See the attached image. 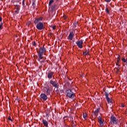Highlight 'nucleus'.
I'll return each instance as SVG.
<instances>
[{
    "instance_id": "f257e3e1",
    "label": "nucleus",
    "mask_w": 127,
    "mask_h": 127,
    "mask_svg": "<svg viewBox=\"0 0 127 127\" xmlns=\"http://www.w3.org/2000/svg\"><path fill=\"white\" fill-rule=\"evenodd\" d=\"M46 52V48L44 47V46L39 48V50L37 51L38 53V61L41 63V65H44L45 63V60L43 59V55L45 54Z\"/></svg>"
},
{
    "instance_id": "f03ea898",
    "label": "nucleus",
    "mask_w": 127,
    "mask_h": 127,
    "mask_svg": "<svg viewBox=\"0 0 127 127\" xmlns=\"http://www.w3.org/2000/svg\"><path fill=\"white\" fill-rule=\"evenodd\" d=\"M65 93L66 94L67 97H68L69 99H70L71 100H73L74 98L75 97V93L73 92L72 90L67 88L66 89Z\"/></svg>"
},
{
    "instance_id": "7ed1b4c3",
    "label": "nucleus",
    "mask_w": 127,
    "mask_h": 127,
    "mask_svg": "<svg viewBox=\"0 0 127 127\" xmlns=\"http://www.w3.org/2000/svg\"><path fill=\"white\" fill-rule=\"evenodd\" d=\"M118 119L116 118V117L114 116V115H112L110 121L111 125L112 126H114V125H118Z\"/></svg>"
},
{
    "instance_id": "20e7f679",
    "label": "nucleus",
    "mask_w": 127,
    "mask_h": 127,
    "mask_svg": "<svg viewBox=\"0 0 127 127\" xmlns=\"http://www.w3.org/2000/svg\"><path fill=\"white\" fill-rule=\"evenodd\" d=\"M44 92L46 93L47 96L51 97V92H52V88L51 87H44Z\"/></svg>"
},
{
    "instance_id": "39448f33",
    "label": "nucleus",
    "mask_w": 127,
    "mask_h": 127,
    "mask_svg": "<svg viewBox=\"0 0 127 127\" xmlns=\"http://www.w3.org/2000/svg\"><path fill=\"white\" fill-rule=\"evenodd\" d=\"M104 93L108 104H109V105H112V104H113V100H112V98L109 97V93H108L106 91H104Z\"/></svg>"
},
{
    "instance_id": "423d86ee",
    "label": "nucleus",
    "mask_w": 127,
    "mask_h": 127,
    "mask_svg": "<svg viewBox=\"0 0 127 127\" xmlns=\"http://www.w3.org/2000/svg\"><path fill=\"white\" fill-rule=\"evenodd\" d=\"M36 27L38 30H42L44 29V24H43V23L39 22L37 24Z\"/></svg>"
},
{
    "instance_id": "0eeeda50",
    "label": "nucleus",
    "mask_w": 127,
    "mask_h": 127,
    "mask_svg": "<svg viewBox=\"0 0 127 127\" xmlns=\"http://www.w3.org/2000/svg\"><path fill=\"white\" fill-rule=\"evenodd\" d=\"M40 99L42 101H47L48 99V97L47 96V94L45 93H41L40 95Z\"/></svg>"
},
{
    "instance_id": "6e6552de",
    "label": "nucleus",
    "mask_w": 127,
    "mask_h": 127,
    "mask_svg": "<svg viewBox=\"0 0 127 127\" xmlns=\"http://www.w3.org/2000/svg\"><path fill=\"white\" fill-rule=\"evenodd\" d=\"M50 83L53 87L56 88V89H58V88H59V84H58V83H56L55 81L52 80H50Z\"/></svg>"
},
{
    "instance_id": "1a4fd4ad",
    "label": "nucleus",
    "mask_w": 127,
    "mask_h": 127,
    "mask_svg": "<svg viewBox=\"0 0 127 127\" xmlns=\"http://www.w3.org/2000/svg\"><path fill=\"white\" fill-rule=\"evenodd\" d=\"M83 43H84L83 42L82 40H80L79 41H77V42H76V44L77 45L78 47H79V48H83L82 44Z\"/></svg>"
},
{
    "instance_id": "9d476101",
    "label": "nucleus",
    "mask_w": 127,
    "mask_h": 127,
    "mask_svg": "<svg viewBox=\"0 0 127 127\" xmlns=\"http://www.w3.org/2000/svg\"><path fill=\"white\" fill-rule=\"evenodd\" d=\"M100 108H97L95 112L93 113L94 116H92V118L93 119H96V118H97V117H98V114H99V113H100Z\"/></svg>"
},
{
    "instance_id": "9b49d317",
    "label": "nucleus",
    "mask_w": 127,
    "mask_h": 127,
    "mask_svg": "<svg viewBox=\"0 0 127 127\" xmlns=\"http://www.w3.org/2000/svg\"><path fill=\"white\" fill-rule=\"evenodd\" d=\"M51 9H52V11H54V12L55 13V11L56 10V9H58V5H57L56 3H54V4H53L51 6Z\"/></svg>"
},
{
    "instance_id": "f8f14e48",
    "label": "nucleus",
    "mask_w": 127,
    "mask_h": 127,
    "mask_svg": "<svg viewBox=\"0 0 127 127\" xmlns=\"http://www.w3.org/2000/svg\"><path fill=\"white\" fill-rule=\"evenodd\" d=\"M73 37H74V32L71 31L67 37V39H68V40H72Z\"/></svg>"
},
{
    "instance_id": "ddd939ff",
    "label": "nucleus",
    "mask_w": 127,
    "mask_h": 127,
    "mask_svg": "<svg viewBox=\"0 0 127 127\" xmlns=\"http://www.w3.org/2000/svg\"><path fill=\"white\" fill-rule=\"evenodd\" d=\"M98 121L99 122V125L101 127H103L104 126V121H103V119L101 116L98 117Z\"/></svg>"
},
{
    "instance_id": "4468645a",
    "label": "nucleus",
    "mask_w": 127,
    "mask_h": 127,
    "mask_svg": "<svg viewBox=\"0 0 127 127\" xmlns=\"http://www.w3.org/2000/svg\"><path fill=\"white\" fill-rule=\"evenodd\" d=\"M54 72L52 71H49L48 73V79H52V77H53V74Z\"/></svg>"
},
{
    "instance_id": "2eb2a0df",
    "label": "nucleus",
    "mask_w": 127,
    "mask_h": 127,
    "mask_svg": "<svg viewBox=\"0 0 127 127\" xmlns=\"http://www.w3.org/2000/svg\"><path fill=\"white\" fill-rule=\"evenodd\" d=\"M42 123L45 127H48V122L46 120L43 119L42 120Z\"/></svg>"
},
{
    "instance_id": "dca6fc26",
    "label": "nucleus",
    "mask_w": 127,
    "mask_h": 127,
    "mask_svg": "<svg viewBox=\"0 0 127 127\" xmlns=\"http://www.w3.org/2000/svg\"><path fill=\"white\" fill-rule=\"evenodd\" d=\"M53 2H54V0H50L49 2V6H51Z\"/></svg>"
},
{
    "instance_id": "f3484780",
    "label": "nucleus",
    "mask_w": 127,
    "mask_h": 127,
    "mask_svg": "<svg viewBox=\"0 0 127 127\" xmlns=\"http://www.w3.org/2000/svg\"><path fill=\"white\" fill-rule=\"evenodd\" d=\"M120 61H121V56H118L117 58V63L116 64H119Z\"/></svg>"
},
{
    "instance_id": "a211bd4d",
    "label": "nucleus",
    "mask_w": 127,
    "mask_h": 127,
    "mask_svg": "<svg viewBox=\"0 0 127 127\" xmlns=\"http://www.w3.org/2000/svg\"><path fill=\"white\" fill-rule=\"evenodd\" d=\"M35 1L34 0H33L32 1V5L33 6V8H35Z\"/></svg>"
},
{
    "instance_id": "6ab92c4d",
    "label": "nucleus",
    "mask_w": 127,
    "mask_h": 127,
    "mask_svg": "<svg viewBox=\"0 0 127 127\" xmlns=\"http://www.w3.org/2000/svg\"><path fill=\"white\" fill-rule=\"evenodd\" d=\"M105 12H106V13L110 14V10H109V8L106 7V8L105 9Z\"/></svg>"
},
{
    "instance_id": "aec40b11",
    "label": "nucleus",
    "mask_w": 127,
    "mask_h": 127,
    "mask_svg": "<svg viewBox=\"0 0 127 127\" xmlns=\"http://www.w3.org/2000/svg\"><path fill=\"white\" fill-rule=\"evenodd\" d=\"M116 66H117V67L116 68V69H118V70L121 69V65L119 64H116Z\"/></svg>"
},
{
    "instance_id": "412c9836",
    "label": "nucleus",
    "mask_w": 127,
    "mask_h": 127,
    "mask_svg": "<svg viewBox=\"0 0 127 127\" xmlns=\"http://www.w3.org/2000/svg\"><path fill=\"white\" fill-rule=\"evenodd\" d=\"M122 61H123V62H124V63H127V58L126 59L125 58H122Z\"/></svg>"
},
{
    "instance_id": "4be33fe9",
    "label": "nucleus",
    "mask_w": 127,
    "mask_h": 127,
    "mask_svg": "<svg viewBox=\"0 0 127 127\" xmlns=\"http://www.w3.org/2000/svg\"><path fill=\"white\" fill-rule=\"evenodd\" d=\"M83 55H85V56H86V55H89V52H88V51L83 52Z\"/></svg>"
},
{
    "instance_id": "5701e85b",
    "label": "nucleus",
    "mask_w": 127,
    "mask_h": 127,
    "mask_svg": "<svg viewBox=\"0 0 127 127\" xmlns=\"http://www.w3.org/2000/svg\"><path fill=\"white\" fill-rule=\"evenodd\" d=\"M38 22H39V20L37 18L34 21L35 24H37V23H39Z\"/></svg>"
},
{
    "instance_id": "b1692460",
    "label": "nucleus",
    "mask_w": 127,
    "mask_h": 127,
    "mask_svg": "<svg viewBox=\"0 0 127 127\" xmlns=\"http://www.w3.org/2000/svg\"><path fill=\"white\" fill-rule=\"evenodd\" d=\"M78 24V22H76L75 23H73V27H74V28H75V27H77V25Z\"/></svg>"
},
{
    "instance_id": "393cba45",
    "label": "nucleus",
    "mask_w": 127,
    "mask_h": 127,
    "mask_svg": "<svg viewBox=\"0 0 127 127\" xmlns=\"http://www.w3.org/2000/svg\"><path fill=\"white\" fill-rule=\"evenodd\" d=\"M37 19H38V20H39V21H41V20L43 19V18H42V17H40V18H38Z\"/></svg>"
},
{
    "instance_id": "a878e982",
    "label": "nucleus",
    "mask_w": 127,
    "mask_h": 127,
    "mask_svg": "<svg viewBox=\"0 0 127 127\" xmlns=\"http://www.w3.org/2000/svg\"><path fill=\"white\" fill-rule=\"evenodd\" d=\"M25 0H22V5H23V6H24V5H25Z\"/></svg>"
},
{
    "instance_id": "bb28decb",
    "label": "nucleus",
    "mask_w": 127,
    "mask_h": 127,
    "mask_svg": "<svg viewBox=\"0 0 127 127\" xmlns=\"http://www.w3.org/2000/svg\"><path fill=\"white\" fill-rule=\"evenodd\" d=\"M15 6H16L17 7V8H16V9L17 10H19V5H15Z\"/></svg>"
},
{
    "instance_id": "cd10ccee",
    "label": "nucleus",
    "mask_w": 127,
    "mask_h": 127,
    "mask_svg": "<svg viewBox=\"0 0 127 127\" xmlns=\"http://www.w3.org/2000/svg\"><path fill=\"white\" fill-rule=\"evenodd\" d=\"M15 12L17 14L18 13H19V10H17L16 9V10L15 11Z\"/></svg>"
},
{
    "instance_id": "c85d7f7f",
    "label": "nucleus",
    "mask_w": 127,
    "mask_h": 127,
    "mask_svg": "<svg viewBox=\"0 0 127 127\" xmlns=\"http://www.w3.org/2000/svg\"><path fill=\"white\" fill-rule=\"evenodd\" d=\"M87 118V114H83V119H86Z\"/></svg>"
},
{
    "instance_id": "c756f323",
    "label": "nucleus",
    "mask_w": 127,
    "mask_h": 127,
    "mask_svg": "<svg viewBox=\"0 0 127 127\" xmlns=\"http://www.w3.org/2000/svg\"><path fill=\"white\" fill-rule=\"evenodd\" d=\"M33 46H36V43H35V41H33Z\"/></svg>"
},
{
    "instance_id": "7c9ffc66",
    "label": "nucleus",
    "mask_w": 127,
    "mask_h": 127,
    "mask_svg": "<svg viewBox=\"0 0 127 127\" xmlns=\"http://www.w3.org/2000/svg\"><path fill=\"white\" fill-rule=\"evenodd\" d=\"M111 0H105V1H106V2H111Z\"/></svg>"
},
{
    "instance_id": "2f4dec72",
    "label": "nucleus",
    "mask_w": 127,
    "mask_h": 127,
    "mask_svg": "<svg viewBox=\"0 0 127 127\" xmlns=\"http://www.w3.org/2000/svg\"><path fill=\"white\" fill-rule=\"evenodd\" d=\"M64 19H67V16L64 15Z\"/></svg>"
},
{
    "instance_id": "473e14b6",
    "label": "nucleus",
    "mask_w": 127,
    "mask_h": 127,
    "mask_svg": "<svg viewBox=\"0 0 127 127\" xmlns=\"http://www.w3.org/2000/svg\"><path fill=\"white\" fill-rule=\"evenodd\" d=\"M8 120H9V121H11V122H12V120H11V118H10V117H9L8 118Z\"/></svg>"
},
{
    "instance_id": "72a5a7b5",
    "label": "nucleus",
    "mask_w": 127,
    "mask_h": 127,
    "mask_svg": "<svg viewBox=\"0 0 127 127\" xmlns=\"http://www.w3.org/2000/svg\"><path fill=\"white\" fill-rule=\"evenodd\" d=\"M53 29L54 30V29H55L56 28V26H52Z\"/></svg>"
},
{
    "instance_id": "f704fd0d",
    "label": "nucleus",
    "mask_w": 127,
    "mask_h": 127,
    "mask_svg": "<svg viewBox=\"0 0 127 127\" xmlns=\"http://www.w3.org/2000/svg\"><path fill=\"white\" fill-rule=\"evenodd\" d=\"M2 29V26L0 25V30H1Z\"/></svg>"
},
{
    "instance_id": "c9c22d12",
    "label": "nucleus",
    "mask_w": 127,
    "mask_h": 127,
    "mask_svg": "<svg viewBox=\"0 0 127 127\" xmlns=\"http://www.w3.org/2000/svg\"><path fill=\"white\" fill-rule=\"evenodd\" d=\"M0 25H1V26H2V25H3V23L1 22V23L0 24Z\"/></svg>"
},
{
    "instance_id": "e433bc0d",
    "label": "nucleus",
    "mask_w": 127,
    "mask_h": 127,
    "mask_svg": "<svg viewBox=\"0 0 127 127\" xmlns=\"http://www.w3.org/2000/svg\"><path fill=\"white\" fill-rule=\"evenodd\" d=\"M121 106L123 107V108H125V105L123 104H122V105H121Z\"/></svg>"
},
{
    "instance_id": "4c0bfd02",
    "label": "nucleus",
    "mask_w": 127,
    "mask_h": 127,
    "mask_svg": "<svg viewBox=\"0 0 127 127\" xmlns=\"http://www.w3.org/2000/svg\"><path fill=\"white\" fill-rule=\"evenodd\" d=\"M1 20H2V18H1V16H0V21H1Z\"/></svg>"
},
{
    "instance_id": "58836bf2",
    "label": "nucleus",
    "mask_w": 127,
    "mask_h": 127,
    "mask_svg": "<svg viewBox=\"0 0 127 127\" xmlns=\"http://www.w3.org/2000/svg\"><path fill=\"white\" fill-rule=\"evenodd\" d=\"M117 72H120V69H117Z\"/></svg>"
},
{
    "instance_id": "ea45409f",
    "label": "nucleus",
    "mask_w": 127,
    "mask_h": 127,
    "mask_svg": "<svg viewBox=\"0 0 127 127\" xmlns=\"http://www.w3.org/2000/svg\"><path fill=\"white\" fill-rule=\"evenodd\" d=\"M66 118H67V116L64 117V120H66V119H66Z\"/></svg>"
},
{
    "instance_id": "a19ab883",
    "label": "nucleus",
    "mask_w": 127,
    "mask_h": 127,
    "mask_svg": "<svg viewBox=\"0 0 127 127\" xmlns=\"http://www.w3.org/2000/svg\"><path fill=\"white\" fill-rule=\"evenodd\" d=\"M126 66H127V63H126Z\"/></svg>"
},
{
    "instance_id": "79ce46f5",
    "label": "nucleus",
    "mask_w": 127,
    "mask_h": 127,
    "mask_svg": "<svg viewBox=\"0 0 127 127\" xmlns=\"http://www.w3.org/2000/svg\"><path fill=\"white\" fill-rule=\"evenodd\" d=\"M56 0V1H58V0Z\"/></svg>"
},
{
    "instance_id": "37998d69",
    "label": "nucleus",
    "mask_w": 127,
    "mask_h": 127,
    "mask_svg": "<svg viewBox=\"0 0 127 127\" xmlns=\"http://www.w3.org/2000/svg\"><path fill=\"white\" fill-rule=\"evenodd\" d=\"M69 81H71V79H69Z\"/></svg>"
}]
</instances>
